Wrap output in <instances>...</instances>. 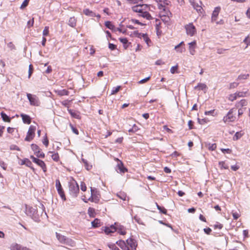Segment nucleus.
<instances>
[{"label":"nucleus","mask_w":250,"mask_h":250,"mask_svg":"<svg viewBox=\"0 0 250 250\" xmlns=\"http://www.w3.org/2000/svg\"><path fill=\"white\" fill-rule=\"evenodd\" d=\"M133 11L138 13V16L147 20L152 19L149 12L150 10L149 5L147 4H137L132 7Z\"/></svg>","instance_id":"obj_1"},{"label":"nucleus","mask_w":250,"mask_h":250,"mask_svg":"<svg viewBox=\"0 0 250 250\" xmlns=\"http://www.w3.org/2000/svg\"><path fill=\"white\" fill-rule=\"evenodd\" d=\"M102 230L107 235L111 234L116 231L122 235L125 234L124 231V227L121 226L117 223H115L114 225H112L110 227H103Z\"/></svg>","instance_id":"obj_2"},{"label":"nucleus","mask_w":250,"mask_h":250,"mask_svg":"<svg viewBox=\"0 0 250 250\" xmlns=\"http://www.w3.org/2000/svg\"><path fill=\"white\" fill-rule=\"evenodd\" d=\"M68 187L70 194L74 197H77L79 193V187L77 182L73 177H70L68 182Z\"/></svg>","instance_id":"obj_3"},{"label":"nucleus","mask_w":250,"mask_h":250,"mask_svg":"<svg viewBox=\"0 0 250 250\" xmlns=\"http://www.w3.org/2000/svg\"><path fill=\"white\" fill-rule=\"evenodd\" d=\"M236 109L234 108L229 110L227 115L224 117L223 121L225 123L232 122L236 120Z\"/></svg>","instance_id":"obj_4"},{"label":"nucleus","mask_w":250,"mask_h":250,"mask_svg":"<svg viewBox=\"0 0 250 250\" xmlns=\"http://www.w3.org/2000/svg\"><path fill=\"white\" fill-rule=\"evenodd\" d=\"M27 97L31 105L38 106L40 105V102L38 97L35 95L30 93L27 94Z\"/></svg>","instance_id":"obj_5"},{"label":"nucleus","mask_w":250,"mask_h":250,"mask_svg":"<svg viewBox=\"0 0 250 250\" xmlns=\"http://www.w3.org/2000/svg\"><path fill=\"white\" fill-rule=\"evenodd\" d=\"M36 130V126L33 125L29 126L26 136L24 139L25 141L30 142L35 137Z\"/></svg>","instance_id":"obj_6"},{"label":"nucleus","mask_w":250,"mask_h":250,"mask_svg":"<svg viewBox=\"0 0 250 250\" xmlns=\"http://www.w3.org/2000/svg\"><path fill=\"white\" fill-rule=\"evenodd\" d=\"M185 28L188 36L192 37L196 34V29L192 23L186 25Z\"/></svg>","instance_id":"obj_7"},{"label":"nucleus","mask_w":250,"mask_h":250,"mask_svg":"<svg viewBox=\"0 0 250 250\" xmlns=\"http://www.w3.org/2000/svg\"><path fill=\"white\" fill-rule=\"evenodd\" d=\"M30 158L32 160L34 163L42 168L44 173L47 171V168L46 165L42 160L35 157L33 155H31Z\"/></svg>","instance_id":"obj_8"},{"label":"nucleus","mask_w":250,"mask_h":250,"mask_svg":"<svg viewBox=\"0 0 250 250\" xmlns=\"http://www.w3.org/2000/svg\"><path fill=\"white\" fill-rule=\"evenodd\" d=\"M31 147L35 155H36L38 158H44L45 157V154L42 152L41 149L38 145L33 144L31 145Z\"/></svg>","instance_id":"obj_9"},{"label":"nucleus","mask_w":250,"mask_h":250,"mask_svg":"<svg viewBox=\"0 0 250 250\" xmlns=\"http://www.w3.org/2000/svg\"><path fill=\"white\" fill-rule=\"evenodd\" d=\"M56 187L58 191V194L60 196L61 198L63 201L66 200V197L64 190L62 187L60 181L59 179H57L55 181Z\"/></svg>","instance_id":"obj_10"},{"label":"nucleus","mask_w":250,"mask_h":250,"mask_svg":"<svg viewBox=\"0 0 250 250\" xmlns=\"http://www.w3.org/2000/svg\"><path fill=\"white\" fill-rule=\"evenodd\" d=\"M136 24H138L140 25H145V24L141 23L137 20L131 19V20L128 21V22L127 23V24L126 25V27L130 29L136 28V27H134V25Z\"/></svg>","instance_id":"obj_11"},{"label":"nucleus","mask_w":250,"mask_h":250,"mask_svg":"<svg viewBox=\"0 0 250 250\" xmlns=\"http://www.w3.org/2000/svg\"><path fill=\"white\" fill-rule=\"evenodd\" d=\"M221 11L220 7H216L214 8L211 15V22H214L217 20L219 14Z\"/></svg>","instance_id":"obj_12"},{"label":"nucleus","mask_w":250,"mask_h":250,"mask_svg":"<svg viewBox=\"0 0 250 250\" xmlns=\"http://www.w3.org/2000/svg\"><path fill=\"white\" fill-rule=\"evenodd\" d=\"M105 25L108 28L114 31H118L120 33L122 32L123 33L125 32V31H123V30L120 28H115L114 25H113L112 23L109 21H107L105 22Z\"/></svg>","instance_id":"obj_13"},{"label":"nucleus","mask_w":250,"mask_h":250,"mask_svg":"<svg viewBox=\"0 0 250 250\" xmlns=\"http://www.w3.org/2000/svg\"><path fill=\"white\" fill-rule=\"evenodd\" d=\"M91 192L93 197L94 203H98L100 199V195L98 193L96 189L91 188Z\"/></svg>","instance_id":"obj_14"},{"label":"nucleus","mask_w":250,"mask_h":250,"mask_svg":"<svg viewBox=\"0 0 250 250\" xmlns=\"http://www.w3.org/2000/svg\"><path fill=\"white\" fill-rule=\"evenodd\" d=\"M21 165H25L26 166L30 167L33 171L35 170V168L32 166V162L27 158H24L23 159L21 160Z\"/></svg>","instance_id":"obj_15"},{"label":"nucleus","mask_w":250,"mask_h":250,"mask_svg":"<svg viewBox=\"0 0 250 250\" xmlns=\"http://www.w3.org/2000/svg\"><path fill=\"white\" fill-rule=\"evenodd\" d=\"M11 250H29L28 248L26 247L22 246L18 244H13L10 247Z\"/></svg>","instance_id":"obj_16"},{"label":"nucleus","mask_w":250,"mask_h":250,"mask_svg":"<svg viewBox=\"0 0 250 250\" xmlns=\"http://www.w3.org/2000/svg\"><path fill=\"white\" fill-rule=\"evenodd\" d=\"M162 20L166 22L167 23L170 21V18L172 17V14L170 12V15H169L167 12L160 14Z\"/></svg>","instance_id":"obj_17"},{"label":"nucleus","mask_w":250,"mask_h":250,"mask_svg":"<svg viewBox=\"0 0 250 250\" xmlns=\"http://www.w3.org/2000/svg\"><path fill=\"white\" fill-rule=\"evenodd\" d=\"M189 50L191 55H194L195 53V48L196 46V42L194 41L188 43Z\"/></svg>","instance_id":"obj_18"},{"label":"nucleus","mask_w":250,"mask_h":250,"mask_svg":"<svg viewBox=\"0 0 250 250\" xmlns=\"http://www.w3.org/2000/svg\"><path fill=\"white\" fill-rule=\"evenodd\" d=\"M20 116L21 117L22 121L24 124L29 125L31 123V118L29 115L21 113V114Z\"/></svg>","instance_id":"obj_19"},{"label":"nucleus","mask_w":250,"mask_h":250,"mask_svg":"<svg viewBox=\"0 0 250 250\" xmlns=\"http://www.w3.org/2000/svg\"><path fill=\"white\" fill-rule=\"evenodd\" d=\"M125 168L124 166L123 163L120 161H118V164L116 166V170L118 173H124L125 172Z\"/></svg>","instance_id":"obj_20"},{"label":"nucleus","mask_w":250,"mask_h":250,"mask_svg":"<svg viewBox=\"0 0 250 250\" xmlns=\"http://www.w3.org/2000/svg\"><path fill=\"white\" fill-rule=\"evenodd\" d=\"M157 3L158 8L163 7L164 5H170V1L168 0H154Z\"/></svg>","instance_id":"obj_21"},{"label":"nucleus","mask_w":250,"mask_h":250,"mask_svg":"<svg viewBox=\"0 0 250 250\" xmlns=\"http://www.w3.org/2000/svg\"><path fill=\"white\" fill-rule=\"evenodd\" d=\"M170 5H164L163 6V7H161L160 8H158L160 10V14H162L163 13H165L167 12V13L169 15H170V11L169 10V6H170Z\"/></svg>","instance_id":"obj_22"},{"label":"nucleus","mask_w":250,"mask_h":250,"mask_svg":"<svg viewBox=\"0 0 250 250\" xmlns=\"http://www.w3.org/2000/svg\"><path fill=\"white\" fill-rule=\"evenodd\" d=\"M139 37L142 38L148 46H150L151 43V40L146 34H140Z\"/></svg>","instance_id":"obj_23"},{"label":"nucleus","mask_w":250,"mask_h":250,"mask_svg":"<svg viewBox=\"0 0 250 250\" xmlns=\"http://www.w3.org/2000/svg\"><path fill=\"white\" fill-rule=\"evenodd\" d=\"M92 227L94 228H99L103 225V223L98 218L95 219L91 222Z\"/></svg>","instance_id":"obj_24"},{"label":"nucleus","mask_w":250,"mask_h":250,"mask_svg":"<svg viewBox=\"0 0 250 250\" xmlns=\"http://www.w3.org/2000/svg\"><path fill=\"white\" fill-rule=\"evenodd\" d=\"M48 153L52 154L51 158L54 161L58 162L60 161V159L58 153L51 151H49Z\"/></svg>","instance_id":"obj_25"},{"label":"nucleus","mask_w":250,"mask_h":250,"mask_svg":"<svg viewBox=\"0 0 250 250\" xmlns=\"http://www.w3.org/2000/svg\"><path fill=\"white\" fill-rule=\"evenodd\" d=\"M56 237H57V239L60 243H61L62 244H64L65 243V241L67 238L66 237H65V236L62 235L58 232L56 233Z\"/></svg>","instance_id":"obj_26"},{"label":"nucleus","mask_w":250,"mask_h":250,"mask_svg":"<svg viewBox=\"0 0 250 250\" xmlns=\"http://www.w3.org/2000/svg\"><path fill=\"white\" fill-rule=\"evenodd\" d=\"M64 244H65L68 246L74 247L76 246L75 242L72 239L66 238V240Z\"/></svg>","instance_id":"obj_27"},{"label":"nucleus","mask_w":250,"mask_h":250,"mask_svg":"<svg viewBox=\"0 0 250 250\" xmlns=\"http://www.w3.org/2000/svg\"><path fill=\"white\" fill-rule=\"evenodd\" d=\"M55 92L60 96L69 95V91L66 89L55 90Z\"/></svg>","instance_id":"obj_28"},{"label":"nucleus","mask_w":250,"mask_h":250,"mask_svg":"<svg viewBox=\"0 0 250 250\" xmlns=\"http://www.w3.org/2000/svg\"><path fill=\"white\" fill-rule=\"evenodd\" d=\"M0 115L2 119L4 122L8 123L11 122V118L8 116H7L4 112H1Z\"/></svg>","instance_id":"obj_29"},{"label":"nucleus","mask_w":250,"mask_h":250,"mask_svg":"<svg viewBox=\"0 0 250 250\" xmlns=\"http://www.w3.org/2000/svg\"><path fill=\"white\" fill-rule=\"evenodd\" d=\"M247 104H248V102L246 100L242 99L236 103V106L237 107H243V106L247 105Z\"/></svg>","instance_id":"obj_30"},{"label":"nucleus","mask_w":250,"mask_h":250,"mask_svg":"<svg viewBox=\"0 0 250 250\" xmlns=\"http://www.w3.org/2000/svg\"><path fill=\"white\" fill-rule=\"evenodd\" d=\"M87 213L89 217H95L96 216L95 210L94 208L89 207L88 209Z\"/></svg>","instance_id":"obj_31"},{"label":"nucleus","mask_w":250,"mask_h":250,"mask_svg":"<svg viewBox=\"0 0 250 250\" xmlns=\"http://www.w3.org/2000/svg\"><path fill=\"white\" fill-rule=\"evenodd\" d=\"M7 131L9 134L13 135L15 133H17L18 132V130L16 128L8 127L7 128Z\"/></svg>","instance_id":"obj_32"},{"label":"nucleus","mask_w":250,"mask_h":250,"mask_svg":"<svg viewBox=\"0 0 250 250\" xmlns=\"http://www.w3.org/2000/svg\"><path fill=\"white\" fill-rule=\"evenodd\" d=\"M232 215L233 218V219L236 220L241 216V213L239 210L238 211H232Z\"/></svg>","instance_id":"obj_33"},{"label":"nucleus","mask_w":250,"mask_h":250,"mask_svg":"<svg viewBox=\"0 0 250 250\" xmlns=\"http://www.w3.org/2000/svg\"><path fill=\"white\" fill-rule=\"evenodd\" d=\"M76 22L77 21L76 19L74 17H71L70 18L69 21H68V24L73 27H75L76 25Z\"/></svg>","instance_id":"obj_34"},{"label":"nucleus","mask_w":250,"mask_h":250,"mask_svg":"<svg viewBox=\"0 0 250 250\" xmlns=\"http://www.w3.org/2000/svg\"><path fill=\"white\" fill-rule=\"evenodd\" d=\"M83 12L85 15L88 16L94 17L95 15L94 13L87 8L84 9Z\"/></svg>","instance_id":"obj_35"},{"label":"nucleus","mask_w":250,"mask_h":250,"mask_svg":"<svg viewBox=\"0 0 250 250\" xmlns=\"http://www.w3.org/2000/svg\"><path fill=\"white\" fill-rule=\"evenodd\" d=\"M236 95L238 98L244 97L247 96V91H237L235 92Z\"/></svg>","instance_id":"obj_36"},{"label":"nucleus","mask_w":250,"mask_h":250,"mask_svg":"<svg viewBox=\"0 0 250 250\" xmlns=\"http://www.w3.org/2000/svg\"><path fill=\"white\" fill-rule=\"evenodd\" d=\"M156 205L158 209L160 211L161 213L165 214H167V210L164 207L160 206L157 203H156Z\"/></svg>","instance_id":"obj_37"},{"label":"nucleus","mask_w":250,"mask_h":250,"mask_svg":"<svg viewBox=\"0 0 250 250\" xmlns=\"http://www.w3.org/2000/svg\"><path fill=\"white\" fill-rule=\"evenodd\" d=\"M244 133L242 131L237 132L234 136V140H237L244 135Z\"/></svg>","instance_id":"obj_38"},{"label":"nucleus","mask_w":250,"mask_h":250,"mask_svg":"<svg viewBox=\"0 0 250 250\" xmlns=\"http://www.w3.org/2000/svg\"><path fill=\"white\" fill-rule=\"evenodd\" d=\"M237 99L236 93L231 94L229 95L228 100L231 102H233Z\"/></svg>","instance_id":"obj_39"},{"label":"nucleus","mask_w":250,"mask_h":250,"mask_svg":"<svg viewBox=\"0 0 250 250\" xmlns=\"http://www.w3.org/2000/svg\"><path fill=\"white\" fill-rule=\"evenodd\" d=\"M196 88H198L199 90H205L207 89V85L205 83H200L196 87Z\"/></svg>","instance_id":"obj_40"},{"label":"nucleus","mask_w":250,"mask_h":250,"mask_svg":"<svg viewBox=\"0 0 250 250\" xmlns=\"http://www.w3.org/2000/svg\"><path fill=\"white\" fill-rule=\"evenodd\" d=\"M219 166L221 169H228V166L226 164L225 162L224 161H221L219 163Z\"/></svg>","instance_id":"obj_41"},{"label":"nucleus","mask_w":250,"mask_h":250,"mask_svg":"<svg viewBox=\"0 0 250 250\" xmlns=\"http://www.w3.org/2000/svg\"><path fill=\"white\" fill-rule=\"evenodd\" d=\"M68 112L72 117L75 118L76 119L80 118V115L76 112L73 111L72 110H68Z\"/></svg>","instance_id":"obj_42"},{"label":"nucleus","mask_w":250,"mask_h":250,"mask_svg":"<svg viewBox=\"0 0 250 250\" xmlns=\"http://www.w3.org/2000/svg\"><path fill=\"white\" fill-rule=\"evenodd\" d=\"M42 143L43 144L47 147L49 145V141L47 138V134H46L45 136L43 137L42 139Z\"/></svg>","instance_id":"obj_43"},{"label":"nucleus","mask_w":250,"mask_h":250,"mask_svg":"<svg viewBox=\"0 0 250 250\" xmlns=\"http://www.w3.org/2000/svg\"><path fill=\"white\" fill-rule=\"evenodd\" d=\"M7 46L10 50H15L16 49L15 44L12 42H9L7 44Z\"/></svg>","instance_id":"obj_44"},{"label":"nucleus","mask_w":250,"mask_h":250,"mask_svg":"<svg viewBox=\"0 0 250 250\" xmlns=\"http://www.w3.org/2000/svg\"><path fill=\"white\" fill-rule=\"evenodd\" d=\"M121 88V87L120 86H118L115 87H113L111 92V95H114L116 94Z\"/></svg>","instance_id":"obj_45"},{"label":"nucleus","mask_w":250,"mask_h":250,"mask_svg":"<svg viewBox=\"0 0 250 250\" xmlns=\"http://www.w3.org/2000/svg\"><path fill=\"white\" fill-rule=\"evenodd\" d=\"M249 77V74H241L237 78V80H246Z\"/></svg>","instance_id":"obj_46"},{"label":"nucleus","mask_w":250,"mask_h":250,"mask_svg":"<svg viewBox=\"0 0 250 250\" xmlns=\"http://www.w3.org/2000/svg\"><path fill=\"white\" fill-rule=\"evenodd\" d=\"M117 244L123 250L125 247V242L123 240H119L116 242Z\"/></svg>","instance_id":"obj_47"},{"label":"nucleus","mask_w":250,"mask_h":250,"mask_svg":"<svg viewBox=\"0 0 250 250\" xmlns=\"http://www.w3.org/2000/svg\"><path fill=\"white\" fill-rule=\"evenodd\" d=\"M216 144H208V149L211 151L214 150L216 148Z\"/></svg>","instance_id":"obj_48"},{"label":"nucleus","mask_w":250,"mask_h":250,"mask_svg":"<svg viewBox=\"0 0 250 250\" xmlns=\"http://www.w3.org/2000/svg\"><path fill=\"white\" fill-rule=\"evenodd\" d=\"M29 1L30 0H24L21 4L20 8L21 9H24L28 5Z\"/></svg>","instance_id":"obj_49"},{"label":"nucleus","mask_w":250,"mask_h":250,"mask_svg":"<svg viewBox=\"0 0 250 250\" xmlns=\"http://www.w3.org/2000/svg\"><path fill=\"white\" fill-rule=\"evenodd\" d=\"M184 44V42H181L179 44H178L177 45L175 46V49L177 51V52H179L180 53H182L183 52V49H179V47L182 45Z\"/></svg>","instance_id":"obj_50"},{"label":"nucleus","mask_w":250,"mask_h":250,"mask_svg":"<svg viewBox=\"0 0 250 250\" xmlns=\"http://www.w3.org/2000/svg\"><path fill=\"white\" fill-rule=\"evenodd\" d=\"M49 27L48 26H45L43 30L42 34L43 36H47L49 35Z\"/></svg>","instance_id":"obj_51"},{"label":"nucleus","mask_w":250,"mask_h":250,"mask_svg":"<svg viewBox=\"0 0 250 250\" xmlns=\"http://www.w3.org/2000/svg\"><path fill=\"white\" fill-rule=\"evenodd\" d=\"M223 227V225L218 222H217L216 224L213 226V228L214 229H222Z\"/></svg>","instance_id":"obj_52"},{"label":"nucleus","mask_w":250,"mask_h":250,"mask_svg":"<svg viewBox=\"0 0 250 250\" xmlns=\"http://www.w3.org/2000/svg\"><path fill=\"white\" fill-rule=\"evenodd\" d=\"M178 68V65L171 67V68H170V72L172 74H174L175 72H177Z\"/></svg>","instance_id":"obj_53"},{"label":"nucleus","mask_w":250,"mask_h":250,"mask_svg":"<svg viewBox=\"0 0 250 250\" xmlns=\"http://www.w3.org/2000/svg\"><path fill=\"white\" fill-rule=\"evenodd\" d=\"M33 66L32 64H30L29 66V70H28V78H30L33 73Z\"/></svg>","instance_id":"obj_54"},{"label":"nucleus","mask_w":250,"mask_h":250,"mask_svg":"<svg viewBox=\"0 0 250 250\" xmlns=\"http://www.w3.org/2000/svg\"><path fill=\"white\" fill-rule=\"evenodd\" d=\"M80 186H81V189L83 191H85L86 190L87 187H86V185H85L84 182H82L81 183V185Z\"/></svg>","instance_id":"obj_55"},{"label":"nucleus","mask_w":250,"mask_h":250,"mask_svg":"<svg viewBox=\"0 0 250 250\" xmlns=\"http://www.w3.org/2000/svg\"><path fill=\"white\" fill-rule=\"evenodd\" d=\"M34 19L33 18L31 20H29L27 22V26L28 28H30L31 27H32L34 25Z\"/></svg>","instance_id":"obj_56"},{"label":"nucleus","mask_w":250,"mask_h":250,"mask_svg":"<svg viewBox=\"0 0 250 250\" xmlns=\"http://www.w3.org/2000/svg\"><path fill=\"white\" fill-rule=\"evenodd\" d=\"M93 200H94L93 197L91 193L90 197L89 198H88V199H86L85 196H84V198L83 199V200L85 203H87L88 201L92 202H94Z\"/></svg>","instance_id":"obj_57"},{"label":"nucleus","mask_w":250,"mask_h":250,"mask_svg":"<svg viewBox=\"0 0 250 250\" xmlns=\"http://www.w3.org/2000/svg\"><path fill=\"white\" fill-rule=\"evenodd\" d=\"M70 126L72 130V131L76 135H78L79 134V131L78 130L75 128V127L73 126V125L70 124Z\"/></svg>","instance_id":"obj_58"},{"label":"nucleus","mask_w":250,"mask_h":250,"mask_svg":"<svg viewBox=\"0 0 250 250\" xmlns=\"http://www.w3.org/2000/svg\"><path fill=\"white\" fill-rule=\"evenodd\" d=\"M244 42L247 44L246 47L250 45V37L248 36L244 40Z\"/></svg>","instance_id":"obj_59"},{"label":"nucleus","mask_w":250,"mask_h":250,"mask_svg":"<svg viewBox=\"0 0 250 250\" xmlns=\"http://www.w3.org/2000/svg\"><path fill=\"white\" fill-rule=\"evenodd\" d=\"M10 149L11 150H16L17 151H20V148L16 145H12L10 146Z\"/></svg>","instance_id":"obj_60"},{"label":"nucleus","mask_w":250,"mask_h":250,"mask_svg":"<svg viewBox=\"0 0 250 250\" xmlns=\"http://www.w3.org/2000/svg\"><path fill=\"white\" fill-rule=\"evenodd\" d=\"M108 246L111 250H120L115 244H109Z\"/></svg>","instance_id":"obj_61"},{"label":"nucleus","mask_w":250,"mask_h":250,"mask_svg":"<svg viewBox=\"0 0 250 250\" xmlns=\"http://www.w3.org/2000/svg\"><path fill=\"white\" fill-rule=\"evenodd\" d=\"M194 123L191 120H189L188 122V128H189V129H192L193 128V126H194Z\"/></svg>","instance_id":"obj_62"},{"label":"nucleus","mask_w":250,"mask_h":250,"mask_svg":"<svg viewBox=\"0 0 250 250\" xmlns=\"http://www.w3.org/2000/svg\"><path fill=\"white\" fill-rule=\"evenodd\" d=\"M138 130L137 126L136 125H133L132 128L131 129H128V132H135Z\"/></svg>","instance_id":"obj_63"},{"label":"nucleus","mask_w":250,"mask_h":250,"mask_svg":"<svg viewBox=\"0 0 250 250\" xmlns=\"http://www.w3.org/2000/svg\"><path fill=\"white\" fill-rule=\"evenodd\" d=\"M238 85V83L236 82H233L230 83L229 88H234L236 87Z\"/></svg>","instance_id":"obj_64"}]
</instances>
